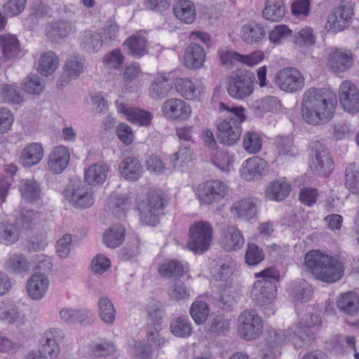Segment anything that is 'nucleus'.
Returning <instances> with one entry per match:
<instances>
[{
  "label": "nucleus",
  "mask_w": 359,
  "mask_h": 359,
  "mask_svg": "<svg viewBox=\"0 0 359 359\" xmlns=\"http://www.w3.org/2000/svg\"><path fill=\"white\" fill-rule=\"evenodd\" d=\"M337 104V96L332 91L326 88H311L303 95L302 117L309 124H325L334 116Z\"/></svg>",
  "instance_id": "nucleus-1"
},
{
  "label": "nucleus",
  "mask_w": 359,
  "mask_h": 359,
  "mask_svg": "<svg viewBox=\"0 0 359 359\" xmlns=\"http://www.w3.org/2000/svg\"><path fill=\"white\" fill-rule=\"evenodd\" d=\"M304 266L316 279L327 283H335L344 276L343 264L337 258L316 250L306 254Z\"/></svg>",
  "instance_id": "nucleus-2"
},
{
  "label": "nucleus",
  "mask_w": 359,
  "mask_h": 359,
  "mask_svg": "<svg viewBox=\"0 0 359 359\" xmlns=\"http://www.w3.org/2000/svg\"><path fill=\"white\" fill-rule=\"evenodd\" d=\"M219 110L229 113V116L219 123L217 138L222 144L233 145L240 139L242 133L241 123L246 120L245 109L220 102Z\"/></svg>",
  "instance_id": "nucleus-3"
},
{
  "label": "nucleus",
  "mask_w": 359,
  "mask_h": 359,
  "mask_svg": "<svg viewBox=\"0 0 359 359\" xmlns=\"http://www.w3.org/2000/svg\"><path fill=\"white\" fill-rule=\"evenodd\" d=\"M257 280L252 287L251 295L254 302L259 306H266L271 303L276 294V285L274 280L279 278L278 271L273 267L267 268L256 274Z\"/></svg>",
  "instance_id": "nucleus-4"
},
{
  "label": "nucleus",
  "mask_w": 359,
  "mask_h": 359,
  "mask_svg": "<svg viewBox=\"0 0 359 359\" xmlns=\"http://www.w3.org/2000/svg\"><path fill=\"white\" fill-rule=\"evenodd\" d=\"M212 240V227L208 221L194 222L189 229L187 248L194 253L208 250Z\"/></svg>",
  "instance_id": "nucleus-5"
},
{
  "label": "nucleus",
  "mask_w": 359,
  "mask_h": 359,
  "mask_svg": "<svg viewBox=\"0 0 359 359\" xmlns=\"http://www.w3.org/2000/svg\"><path fill=\"white\" fill-rule=\"evenodd\" d=\"M164 196L158 191H151L148 194L147 201L139 205L140 217L146 225L155 226L164 209Z\"/></svg>",
  "instance_id": "nucleus-6"
},
{
  "label": "nucleus",
  "mask_w": 359,
  "mask_h": 359,
  "mask_svg": "<svg viewBox=\"0 0 359 359\" xmlns=\"http://www.w3.org/2000/svg\"><path fill=\"white\" fill-rule=\"evenodd\" d=\"M320 324L321 317L316 313H311L302 318L294 330L292 344L295 348H303L310 346L315 340V335L309 327L320 326Z\"/></svg>",
  "instance_id": "nucleus-7"
},
{
  "label": "nucleus",
  "mask_w": 359,
  "mask_h": 359,
  "mask_svg": "<svg viewBox=\"0 0 359 359\" xmlns=\"http://www.w3.org/2000/svg\"><path fill=\"white\" fill-rule=\"evenodd\" d=\"M310 168L315 175L328 176L333 170L334 162L327 149L320 141L311 143Z\"/></svg>",
  "instance_id": "nucleus-8"
},
{
  "label": "nucleus",
  "mask_w": 359,
  "mask_h": 359,
  "mask_svg": "<svg viewBox=\"0 0 359 359\" xmlns=\"http://www.w3.org/2000/svg\"><path fill=\"white\" fill-rule=\"evenodd\" d=\"M227 193V185L220 180H214L199 184L196 195L201 203L211 205L220 201L226 196Z\"/></svg>",
  "instance_id": "nucleus-9"
},
{
  "label": "nucleus",
  "mask_w": 359,
  "mask_h": 359,
  "mask_svg": "<svg viewBox=\"0 0 359 359\" xmlns=\"http://www.w3.org/2000/svg\"><path fill=\"white\" fill-rule=\"evenodd\" d=\"M238 333L245 340L255 339L262 332V320L255 310L243 311L238 317Z\"/></svg>",
  "instance_id": "nucleus-10"
},
{
  "label": "nucleus",
  "mask_w": 359,
  "mask_h": 359,
  "mask_svg": "<svg viewBox=\"0 0 359 359\" xmlns=\"http://www.w3.org/2000/svg\"><path fill=\"white\" fill-rule=\"evenodd\" d=\"M66 199L74 207L87 208L94 203V193L90 187L81 181L69 185L65 190Z\"/></svg>",
  "instance_id": "nucleus-11"
},
{
  "label": "nucleus",
  "mask_w": 359,
  "mask_h": 359,
  "mask_svg": "<svg viewBox=\"0 0 359 359\" xmlns=\"http://www.w3.org/2000/svg\"><path fill=\"white\" fill-rule=\"evenodd\" d=\"M275 83L282 90L294 93L302 90L305 81L301 72L297 69L285 67L276 74Z\"/></svg>",
  "instance_id": "nucleus-12"
},
{
  "label": "nucleus",
  "mask_w": 359,
  "mask_h": 359,
  "mask_svg": "<svg viewBox=\"0 0 359 359\" xmlns=\"http://www.w3.org/2000/svg\"><path fill=\"white\" fill-rule=\"evenodd\" d=\"M252 84L251 76L245 74H237L229 79L227 90L230 96L242 100L252 94Z\"/></svg>",
  "instance_id": "nucleus-13"
},
{
  "label": "nucleus",
  "mask_w": 359,
  "mask_h": 359,
  "mask_svg": "<svg viewBox=\"0 0 359 359\" xmlns=\"http://www.w3.org/2000/svg\"><path fill=\"white\" fill-rule=\"evenodd\" d=\"M339 99L344 109L348 113L359 111V90L349 81L341 83L339 89Z\"/></svg>",
  "instance_id": "nucleus-14"
},
{
  "label": "nucleus",
  "mask_w": 359,
  "mask_h": 359,
  "mask_svg": "<svg viewBox=\"0 0 359 359\" xmlns=\"http://www.w3.org/2000/svg\"><path fill=\"white\" fill-rule=\"evenodd\" d=\"M162 112L168 119L186 121L191 116V109L184 100L170 98L163 102Z\"/></svg>",
  "instance_id": "nucleus-15"
},
{
  "label": "nucleus",
  "mask_w": 359,
  "mask_h": 359,
  "mask_svg": "<svg viewBox=\"0 0 359 359\" xmlns=\"http://www.w3.org/2000/svg\"><path fill=\"white\" fill-rule=\"evenodd\" d=\"M353 65V53L346 48H334L328 53L327 65L334 72H344Z\"/></svg>",
  "instance_id": "nucleus-16"
},
{
  "label": "nucleus",
  "mask_w": 359,
  "mask_h": 359,
  "mask_svg": "<svg viewBox=\"0 0 359 359\" xmlns=\"http://www.w3.org/2000/svg\"><path fill=\"white\" fill-rule=\"evenodd\" d=\"M69 159L70 154L67 147H55L48 156V170L54 174H60L67 168Z\"/></svg>",
  "instance_id": "nucleus-17"
},
{
  "label": "nucleus",
  "mask_w": 359,
  "mask_h": 359,
  "mask_svg": "<svg viewBox=\"0 0 359 359\" xmlns=\"http://www.w3.org/2000/svg\"><path fill=\"white\" fill-rule=\"evenodd\" d=\"M49 285L48 277L41 273H36L30 276L27 283L29 296L35 300L41 299L46 294Z\"/></svg>",
  "instance_id": "nucleus-18"
},
{
  "label": "nucleus",
  "mask_w": 359,
  "mask_h": 359,
  "mask_svg": "<svg viewBox=\"0 0 359 359\" xmlns=\"http://www.w3.org/2000/svg\"><path fill=\"white\" fill-rule=\"evenodd\" d=\"M259 201L255 198H247L233 203L231 212L232 215L243 220L253 218L257 212Z\"/></svg>",
  "instance_id": "nucleus-19"
},
{
  "label": "nucleus",
  "mask_w": 359,
  "mask_h": 359,
  "mask_svg": "<svg viewBox=\"0 0 359 359\" xmlns=\"http://www.w3.org/2000/svg\"><path fill=\"white\" fill-rule=\"evenodd\" d=\"M268 170L267 162L260 157L254 156L245 161L241 173L247 180H252L264 175Z\"/></svg>",
  "instance_id": "nucleus-20"
},
{
  "label": "nucleus",
  "mask_w": 359,
  "mask_h": 359,
  "mask_svg": "<svg viewBox=\"0 0 359 359\" xmlns=\"http://www.w3.org/2000/svg\"><path fill=\"white\" fill-rule=\"evenodd\" d=\"M123 46L129 55L140 58L148 53V41L142 32H137L128 37Z\"/></svg>",
  "instance_id": "nucleus-21"
},
{
  "label": "nucleus",
  "mask_w": 359,
  "mask_h": 359,
  "mask_svg": "<svg viewBox=\"0 0 359 359\" xmlns=\"http://www.w3.org/2000/svg\"><path fill=\"white\" fill-rule=\"evenodd\" d=\"M353 9L348 3L339 5L329 17L328 22L337 31H342L347 27L351 20Z\"/></svg>",
  "instance_id": "nucleus-22"
},
{
  "label": "nucleus",
  "mask_w": 359,
  "mask_h": 359,
  "mask_svg": "<svg viewBox=\"0 0 359 359\" xmlns=\"http://www.w3.org/2000/svg\"><path fill=\"white\" fill-rule=\"evenodd\" d=\"M244 245V238L241 231L235 226H228L224 231L221 240L222 248L228 252L236 251Z\"/></svg>",
  "instance_id": "nucleus-23"
},
{
  "label": "nucleus",
  "mask_w": 359,
  "mask_h": 359,
  "mask_svg": "<svg viewBox=\"0 0 359 359\" xmlns=\"http://www.w3.org/2000/svg\"><path fill=\"white\" fill-rule=\"evenodd\" d=\"M118 168L121 175L130 181L137 180L143 172L140 161L133 156L124 158L121 161Z\"/></svg>",
  "instance_id": "nucleus-24"
},
{
  "label": "nucleus",
  "mask_w": 359,
  "mask_h": 359,
  "mask_svg": "<svg viewBox=\"0 0 359 359\" xmlns=\"http://www.w3.org/2000/svg\"><path fill=\"white\" fill-rule=\"evenodd\" d=\"M175 88L179 94L187 100H200L203 87L196 85L190 79L177 78L174 82Z\"/></svg>",
  "instance_id": "nucleus-25"
},
{
  "label": "nucleus",
  "mask_w": 359,
  "mask_h": 359,
  "mask_svg": "<svg viewBox=\"0 0 359 359\" xmlns=\"http://www.w3.org/2000/svg\"><path fill=\"white\" fill-rule=\"evenodd\" d=\"M337 306L344 314L355 316L359 311V296L354 292L343 293L337 299Z\"/></svg>",
  "instance_id": "nucleus-26"
},
{
  "label": "nucleus",
  "mask_w": 359,
  "mask_h": 359,
  "mask_svg": "<svg viewBox=\"0 0 359 359\" xmlns=\"http://www.w3.org/2000/svg\"><path fill=\"white\" fill-rule=\"evenodd\" d=\"M43 156V149L39 143H30L22 150L20 163L24 167H31L38 164Z\"/></svg>",
  "instance_id": "nucleus-27"
},
{
  "label": "nucleus",
  "mask_w": 359,
  "mask_h": 359,
  "mask_svg": "<svg viewBox=\"0 0 359 359\" xmlns=\"http://www.w3.org/2000/svg\"><path fill=\"white\" fill-rule=\"evenodd\" d=\"M291 190L290 184L285 179L273 181L265 190L267 199L275 201L284 200Z\"/></svg>",
  "instance_id": "nucleus-28"
},
{
  "label": "nucleus",
  "mask_w": 359,
  "mask_h": 359,
  "mask_svg": "<svg viewBox=\"0 0 359 359\" xmlns=\"http://www.w3.org/2000/svg\"><path fill=\"white\" fill-rule=\"evenodd\" d=\"M0 47L5 60L14 59L20 55V42L14 35L0 34Z\"/></svg>",
  "instance_id": "nucleus-29"
},
{
  "label": "nucleus",
  "mask_w": 359,
  "mask_h": 359,
  "mask_svg": "<svg viewBox=\"0 0 359 359\" xmlns=\"http://www.w3.org/2000/svg\"><path fill=\"white\" fill-rule=\"evenodd\" d=\"M205 56V51L201 46L191 43L186 50L185 64L190 69L201 68L203 65Z\"/></svg>",
  "instance_id": "nucleus-30"
},
{
  "label": "nucleus",
  "mask_w": 359,
  "mask_h": 359,
  "mask_svg": "<svg viewBox=\"0 0 359 359\" xmlns=\"http://www.w3.org/2000/svg\"><path fill=\"white\" fill-rule=\"evenodd\" d=\"M108 166L104 163H97L90 165L85 172V180L90 185L103 184L107 177Z\"/></svg>",
  "instance_id": "nucleus-31"
},
{
  "label": "nucleus",
  "mask_w": 359,
  "mask_h": 359,
  "mask_svg": "<svg viewBox=\"0 0 359 359\" xmlns=\"http://www.w3.org/2000/svg\"><path fill=\"white\" fill-rule=\"evenodd\" d=\"M22 198L28 203H35L41 197V187L34 179L22 180L19 184Z\"/></svg>",
  "instance_id": "nucleus-32"
},
{
  "label": "nucleus",
  "mask_w": 359,
  "mask_h": 359,
  "mask_svg": "<svg viewBox=\"0 0 359 359\" xmlns=\"http://www.w3.org/2000/svg\"><path fill=\"white\" fill-rule=\"evenodd\" d=\"M266 34L264 27L255 22L243 25L241 29V38L247 43H255L262 40Z\"/></svg>",
  "instance_id": "nucleus-33"
},
{
  "label": "nucleus",
  "mask_w": 359,
  "mask_h": 359,
  "mask_svg": "<svg viewBox=\"0 0 359 359\" xmlns=\"http://www.w3.org/2000/svg\"><path fill=\"white\" fill-rule=\"evenodd\" d=\"M74 29V26L70 21L57 20L46 28V35L52 41H57L68 36Z\"/></svg>",
  "instance_id": "nucleus-34"
},
{
  "label": "nucleus",
  "mask_w": 359,
  "mask_h": 359,
  "mask_svg": "<svg viewBox=\"0 0 359 359\" xmlns=\"http://www.w3.org/2000/svg\"><path fill=\"white\" fill-rule=\"evenodd\" d=\"M280 107V101L276 97L268 96L255 101L252 106V109L254 115L261 118L266 113L276 111Z\"/></svg>",
  "instance_id": "nucleus-35"
},
{
  "label": "nucleus",
  "mask_w": 359,
  "mask_h": 359,
  "mask_svg": "<svg viewBox=\"0 0 359 359\" xmlns=\"http://www.w3.org/2000/svg\"><path fill=\"white\" fill-rule=\"evenodd\" d=\"M285 6L283 0H266L263 10V17L271 22L281 20L285 15Z\"/></svg>",
  "instance_id": "nucleus-36"
},
{
  "label": "nucleus",
  "mask_w": 359,
  "mask_h": 359,
  "mask_svg": "<svg viewBox=\"0 0 359 359\" xmlns=\"http://www.w3.org/2000/svg\"><path fill=\"white\" fill-rule=\"evenodd\" d=\"M93 313L86 309H67L60 310V317L62 320L69 324H77L90 318Z\"/></svg>",
  "instance_id": "nucleus-37"
},
{
  "label": "nucleus",
  "mask_w": 359,
  "mask_h": 359,
  "mask_svg": "<svg viewBox=\"0 0 359 359\" xmlns=\"http://www.w3.org/2000/svg\"><path fill=\"white\" fill-rule=\"evenodd\" d=\"M84 69V59L79 56H72L67 60L64 66L62 78L67 83L72 79L77 78Z\"/></svg>",
  "instance_id": "nucleus-38"
},
{
  "label": "nucleus",
  "mask_w": 359,
  "mask_h": 359,
  "mask_svg": "<svg viewBox=\"0 0 359 359\" xmlns=\"http://www.w3.org/2000/svg\"><path fill=\"white\" fill-rule=\"evenodd\" d=\"M173 11L175 15L186 24L192 23L196 17L194 6L190 1H179L175 5Z\"/></svg>",
  "instance_id": "nucleus-39"
},
{
  "label": "nucleus",
  "mask_w": 359,
  "mask_h": 359,
  "mask_svg": "<svg viewBox=\"0 0 359 359\" xmlns=\"http://www.w3.org/2000/svg\"><path fill=\"white\" fill-rule=\"evenodd\" d=\"M118 110L126 116L129 121L135 124L147 126L151 122V114L144 110L126 107H122Z\"/></svg>",
  "instance_id": "nucleus-40"
},
{
  "label": "nucleus",
  "mask_w": 359,
  "mask_h": 359,
  "mask_svg": "<svg viewBox=\"0 0 359 359\" xmlns=\"http://www.w3.org/2000/svg\"><path fill=\"white\" fill-rule=\"evenodd\" d=\"M171 82L165 76H158L149 87V95L154 99H162L166 97L172 90Z\"/></svg>",
  "instance_id": "nucleus-41"
},
{
  "label": "nucleus",
  "mask_w": 359,
  "mask_h": 359,
  "mask_svg": "<svg viewBox=\"0 0 359 359\" xmlns=\"http://www.w3.org/2000/svg\"><path fill=\"white\" fill-rule=\"evenodd\" d=\"M98 314L106 324L112 325L115 320L116 309L111 300L107 297H102L97 302Z\"/></svg>",
  "instance_id": "nucleus-42"
},
{
  "label": "nucleus",
  "mask_w": 359,
  "mask_h": 359,
  "mask_svg": "<svg viewBox=\"0 0 359 359\" xmlns=\"http://www.w3.org/2000/svg\"><path fill=\"white\" fill-rule=\"evenodd\" d=\"M58 332V331L54 330L47 331L44 333V342L40 348V354L46 357L47 355H49L50 357H55L57 355L60 351V348L56 341L55 334Z\"/></svg>",
  "instance_id": "nucleus-43"
},
{
  "label": "nucleus",
  "mask_w": 359,
  "mask_h": 359,
  "mask_svg": "<svg viewBox=\"0 0 359 359\" xmlns=\"http://www.w3.org/2000/svg\"><path fill=\"white\" fill-rule=\"evenodd\" d=\"M125 236V228L122 225H116L110 228L103 236L105 245L110 248H116L121 245Z\"/></svg>",
  "instance_id": "nucleus-44"
},
{
  "label": "nucleus",
  "mask_w": 359,
  "mask_h": 359,
  "mask_svg": "<svg viewBox=\"0 0 359 359\" xmlns=\"http://www.w3.org/2000/svg\"><path fill=\"white\" fill-rule=\"evenodd\" d=\"M30 264L21 254L12 255L6 263V269L15 274H21L29 270Z\"/></svg>",
  "instance_id": "nucleus-45"
},
{
  "label": "nucleus",
  "mask_w": 359,
  "mask_h": 359,
  "mask_svg": "<svg viewBox=\"0 0 359 359\" xmlns=\"http://www.w3.org/2000/svg\"><path fill=\"white\" fill-rule=\"evenodd\" d=\"M292 41L299 47H310L316 44V36L311 27H304L292 36Z\"/></svg>",
  "instance_id": "nucleus-46"
},
{
  "label": "nucleus",
  "mask_w": 359,
  "mask_h": 359,
  "mask_svg": "<svg viewBox=\"0 0 359 359\" xmlns=\"http://www.w3.org/2000/svg\"><path fill=\"white\" fill-rule=\"evenodd\" d=\"M184 272L183 264L177 260L168 261L158 267V273L163 278L181 277Z\"/></svg>",
  "instance_id": "nucleus-47"
},
{
  "label": "nucleus",
  "mask_w": 359,
  "mask_h": 359,
  "mask_svg": "<svg viewBox=\"0 0 359 359\" xmlns=\"http://www.w3.org/2000/svg\"><path fill=\"white\" fill-rule=\"evenodd\" d=\"M244 149L249 154H257L262 147V139L261 136L254 131H247L243 137Z\"/></svg>",
  "instance_id": "nucleus-48"
},
{
  "label": "nucleus",
  "mask_w": 359,
  "mask_h": 359,
  "mask_svg": "<svg viewBox=\"0 0 359 359\" xmlns=\"http://www.w3.org/2000/svg\"><path fill=\"white\" fill-rule=\"evenodd\" d=\"M234 263L231 259L219 262L212 269V274L216 280L227 282L233 273Z\"/></svg>",
  "instance_id": "nucleus-49"
},
{
  "label": "nucleus",
  "mask_w": 359,
  "mask_h": 359,
  "mask_svg": "<svg viewBox=\"0 0 359 359\" xmlns=\"http://www.w3.org/2000/svg\"><path fill=\"white\" fill-rule=\"evenodd\" d=\"M58 67V59L53 52L43 54L40 58L39 71L43 76L53 74Z\"/></svg>",
  "instance_id": "nucleus-50"
},
{
  "label": "nucleus",
  "mask_w": 359,
  "mask_h": 359,
  "mask_svg": "<svg viewBox=\"0 0 359 359\" xmlns=\"http://www.w3.org/2000/svg\"><path fill=\"white\" fill-rule=\"evenodd\" d=\"M345 185L353 194L359 195V167L351 163L346 168Z\"/></svg>",
  "instance_id": "nucleus-51"
},
{
  "label": "nucleus",
  "mask_w": 359,
  "mask_h": 359,
  "mask_svg": "<svg viewBox=\"0 0 359 359\" xmlns=\"http://www.w3.org/2000/svg\"><path fill=\"white\" fill-rule=\"evenodd\" d=\"M103 41L100 34L95 32H86L81 42L82 48L90 53L97 52L102 46Z\"/></svg>",
  "instance_id": "nucleus-52"
},
{
  "label": "nucleus",
  "mask_w": 359,
  "mask_h": 359,
  "mask_svg": "<svg viewBox=\"0 0 359 359\" xmlns=\"http://www.w3.org/2000/svg\"><path fill=\"white\" fill-rule=\"evenodd\" d=\"M189 312L194 322L198 325H202L207 320L210 309L206 302L196 301L191 305Z\"/></svg>",
  "instance_id": "nucleus-53"
},
{
  "label": "nucleus",
  "mask_w": 359,
  "mask_h": 359,
  "mask_svg": "<svg viewBox=\"0 0 359 359\" xmlns=\"http://www.w3.org/2000/svg\"><path fill=\"white\" fill-rule=\"evenodd\" d=\"M171 332L176 337L186 338L192 333V327L188 318L180 317L173 320L170 325Z\"/></svg>",
  "instance_id": "nucleus-54"
},
{
  "label": "nucleus",
  "mask_w": 359,
  "mask_h": 359,
  "mask_svg": "<svg viewBox=\"0 0 359 359\" xmlns=\"http://www.w3.org/2000/svg\"><path fill=\"white\" fill-rule=\"evenodd\" d=\"M168 294L171 300L178 302L189 299L190 291L184 283L177 280L168 287Z\"/></svg>",
  "instance_id": "nucleus-55"
},
{
  "label": "nucleus",
  "mask_w": 359,
  "mask_h": 359,
  "mask_svg": "<svg viewBox=\"0 0 359 359\" xmlns=\"http://www.w3.org/2000/svg\"><path fill=\"white\" fill-rule=\"evenodd\" d=\"M20 236L19 229L13 224H0V243L9 245L18 241Z\"/></svg>",
  "instance_id": "nucleus-56"
},
{
  "label": "nucleus",
  "mask_w": 359,
  "mask_h": 359,
  "mask_svg": "<svg viewBox=\"0 0 359 359\" xmlns=\"http://www.w3.org/2000/svg\"><path fill=\"white\" fill-rule=\"evenodd\" d=\"M276 152L279 156H293L294 144L292 139L287 136H277L275 139Z\"/></svg>",
  "instance_id": "nucleus-57"
},
{
  "label": "nucleus",
  "mask_w": 359,
  "mask_h": 359,
  "mask_svg": "<svg viewBox=\"0 0 359 359\" xmlns=\"http://www.w3.org/2000/svg\"><path fill=\"white\" fill-rule=\"evenodd\" d=\"M264 253L262 248L255 243H248L245 252V262L248 265L255 266L264 259Z\"/></svg>",
  "instance_id": "nucleus-58"
},
{
  "label": "nucleus",
  "mask_w": 359,
  "mask_h": 359,
  "mask_svg": "<svg viewBox=\"0 0 359 359\" xmlns=\"http://www.w3.org/2000/svg\"><path fill=\"white\" fill-rule=\"evenodd\" d=\"M132 197L129 194L116 195L114 197V208L113 212L117 217L126 216L131 205Z\"/></svg>",
  "instance_id": "nucleus-59"
},
{
  "label": "nucleus",
  "mask_w": 359,
  "mask_h": 359,
  "mask_svg": "<svg viewBox=\"0 0 359 359\" xmlns=\"http://www.w3.org/2000/svg\"><path fill=\"white\" fill-rule=\"evenodd\" d=\"M212 161L222 172H229L233 168V159L225 151H217L212 156Z\"/></svg>",
  "instance_id": "nucleus-60"
},
{
  "label": "nucleus",
  "mask_w": 359,
  "mask_h": 359,
  "mask_svg": "<svg viewBox=\"0 0 359 359\" xmlns=\"http://www.w3.org/2000/svg\"><path fill=\"white\" fill-rule=\"evenodd\" d=\"M23 90L29 94H40L44 89L42 79L37 75H29L22 83Z\"/></svg>",
  "instance_id": "nucleus-61"
},
{
  "label": "nucleus",
  "mask_w": 359,
  "mask_h": 359,
  "mask_svg": "<svg viewBox=\"0 0 359 359\" xmlns=\"http://www.w3.org/2000/svg\"><path fill=\"white\" fill-rule=\"evenodd\" d=\"M3 100L8 103L19 104L22 101V97L17 87L13 85H4L0 91Z\"/></svg>",
  "instance_id": "nucleus-62"
},
{
  "label": "nucleus",
  "mask_w": 359,
  "mask_h": 359,
  "mask_svg": "<svg viewBox=\"0 0 359 359\" xmlns=\"http://www.w3.org/2000/svg\"><path fill=\"white\" fill-rule=\"evenodd\" d=\"M116 348L114 344L108 340H102L92 348V353L96 357H105L115 353Z\"/></svg>",
  "instance_id": "nucleus-63"
},
{
  "label": "nucleus",
  "mask_w": 359,
  "mask_h": 359,
  "mask_svg": "<svg viewBox=\"0 0 359 359\" xmlns=\"http://www.w3.org/2000/svg\"><path fill=\"white\" fill-rule=\"evenodd\" d=\"M41 217L38 212L31 210H22L20 212L18 220L21 223L23 228L29 229L32 228V225L35 224L39 221Z\"/></svg>",
  "instance_id": "nucleus-64"
}]
</instances>
